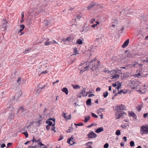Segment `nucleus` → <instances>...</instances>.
Segmentation results:
<instances>
[{
    "label": "nucleus",
    "instance_id": "44",
    "mask_svg": "<svg viewBox=\"0 0 148 148\" xmlns=\"http://www.w3.org/2000/svg\"><path fill=\"white\" fill-rule=\"evenodd\" d=\"M22 134H23L25 135L26 138H27L28 136V134L27 131L24 132H23Z\"/></svg>",
    "mask_w": 148,
    "mask_h": 148
},
{
    "label": "nucleus",
    "instance_id": "31",
    "mask_svg": "<svg viewBox=\"0 0 148 148\" xmlns=\"http://www.w3.org/2000/svg\"><path fill=\"white\" fill-rule=\"evenodd\" d=\"M76 43L79 45L82 44L83 43L82 40L80 39H79L77 40Z\"/></svg>",
    "mask_w": 148,
    "mask_h": 148
},
{
    "label": "nucleus",
    "instance_id": "46",
    "mask_svg": "<svg viewBox=\"0 0 148 148\" xmlns=\"http://www.w3.org/2000/svg\"><path fill=\"white\" fill-rule=\"evenodd\" d=\"M105 109L104 108H101V109H99L98 111V114H99V113H101V112L103 110H104Z\"/></svg>",
    "mask_w": 148,
    "mask_h": 148
},
{
    "label": "nucleus",
    "instance_id": "35",
    "mask_svg": "<svg viewBox=\"0 0 148 148\" xmlns=\"http://www.w3.org/2000/svg\"><path fill=\"white\" fill-rule=\"evenodd\" d=\"M73 88L74 89H78L80 88V86L78 85H73Z\"/></svg>",
    "mask_w": 148,
    "mask_h": 148
},
{
    "label": "nucleus",
    "instance_id": "39",
    "mask_svg": "<svg viewBox=\"0 0 148 148\" xmlns=\"http://www.w3.org/2000/svg\"><path fill=\"white\" fill-rule=\"evenodd\" d=\"M112 23L115 24H117L118 23V21L116 19H113Z\"/></svg>",
    "mask_w": 148,
    "mask_h": 148
},
{
    "label": "nucleus",
    "instance_id": "10",
    "mask_svg": "<svg viewBox=\"0 0 148 148\" xmlns=\"http://www.w3.org/2000/svg\"><path fill=\"white\" fill-rule=\"evenodd\" d=\"M43 6H41L40 7L39 10L38 12H36V15H38L40 12L43 10Z\"/></svg>",
    "mask_w": 148,
    "mask_h": 148
},
{
    "label": "nucleus",
    "instance_id": "13",
    "mask_svg": "<svg viewBox=\"0 0 148 148\" xmlns=\"http://www.w3.org/2000/svg\"><path fill=\"white\" fill-rule=\"evenodd\" d=\"M25 111V110L24 109V108L23 106H21L18 109L17 113H18L20 112H21L22 113Z\"/></svg>",
    "mask_w": 148,
    "mask_h": 148
},
{
    "label": "nucleus",
    "instance_id": "51",
    "mask_svg": "<svg viewBox=\"0 0 148 148\" xmlns=\"http://www.w3.org/2000/svg\"><path fill=\"white\" fill-rule=\"evenodd\" d=\"M127 124H125V125H122L121 126L123 128H125L127 126Z\"/></svg>",
    "mask_w": 148,
    "mask_h": 148
},
{
    "label": "nucleus",
    "instance_id": "15",
    "mask_svg": "<svg viewBox=\"0 0 148 148\" xmlns=\"http://www.w3.org/2000/svg\"><path fill=\"white\" fill-rule=\"evenodd\" d=\"M119 113L120 117H124L126 115V113L123 111H120Z\"/></svg>",
    "mask_w": 148,
    "mask_h": 148
},
{
    "label": "nucleus",
    "instance_id": "45",
    "mask_svg": "<svg viewBox=\"0 0 148 148\" xmlns=\"http://www.w3.org/2000/svg\"><path fill=\"white\" fill-rule=\"evenodd\" d=\"M91 115L92 117H95V118H97L98 117V116L95 114L94 113L92 112H91Z\"/></svg>",
    "mask_w": 148,
    "mask_h": 148
},
{
    "label": "nucleus",
    "instance_id": "37",
    "mask_svg": "<svg viewBox=\"0 0 148 148\" xmlns=\"http://www.w3.org/2000/svg\"><path fill=\"white\" fill-rule=\"evenodd\" d=\"M123 93V94H125L127 93V92L125 91H124L123 90H121L120 92H119L118 94H121V93Z\"/></svg>",
    "mask_w": 148,
    "mask_h": 148
},
{
    "label": "nucleus",
    "instance_id": "62",
    "mask_svg": "<svg viewBox=\"0 0 148 148\" xmlns=\"http://www.w3.org/2000/svg\"><path fill=\"white\" fill-rule=\"evenodd\" d=\"M48 119L50 121H52L54 123L55 122V119L54 118H50Z\"/></svg>",
    "mask_w": 148,
    "mask_h": 148
},
{
    "label": "nucleus",
    "instance_id": "63",
    "mask_svg": "<svg viewBox=\"0 0 148 148\" xmlns=\"http://www.w3.org/2000/svg\"><path fill=\"white\" fill-rule=\"evenodd\" d=\"M101 90V88L99 87H97L96 90V91L97 92Z\"/></svg>",
    "mask_w": 148,
    "mask_h": 148
},
{
    "label": "nucleus",
    "instance_id": "21",
    "mask_svg": "<svg viewBox=\"0 0 148 148\" xmlns=\"http://www.w3.org/2000/svg\"><path fill=\"white\" fill-rule=\"evenodd\" d=\"M36 91L37 93H38V94H39L41 92V90H40V86L39 85H38L37 86Z\"/></svg>",
    "mask_w": 148,
    "mask_h": 148
},
{
    "label": "nucleus",
    "instance_id": "49",
    "mask_svg": "<svg viewBox=\"0 0 148 148\" xmlns=\"http://www.w3.org/2000/svg\"><path fill=\"white\" fill-rule=\"evenodd\" d=\"M3 21V25L4 24H7L8 23V21L7 20H6L5 19H4Z\"/></svg>",
    "mask_w": 148,
    "mask_h": 148
},
{
    "label": "nucleus",
    "instance_id": "61",
    "mask_svg": "<svg viewBox=\"0 0 148 148\" xmlns=\"http://www.w3.org/2000/svg\"><path fill=\"white\" fill-rule=\"evenodd\" d=\"M63 138L64 137H63V136L62 135H60V138H59V139L58 140L59 141V140H62Z\"/></svg>",
    "mask_w": 148,
    "mask_h": 148
},
{
    "label": "nucleus",
    "instance_id": "12",
    "mask_svg": "<svg viewBox=\"0 0 148 148\" xmlns=\"http://www.w3.org/2000/svg\"><path fill=\"white\" fill-rule=\"evenodd\" d=\"M103 128L102 127H99L95 130V132L96 133H99L103 131Z\"/></svg>",
    "mask_w": 148,
    "mask_h": 148
},
{
    "label": "nucleus",
    "instance_id": "6",
    "mask_svg": "<svg viewBox=\"0 0 148 148\" xmlns=\"http://www.w3.org/2000/svg\"><path fill=\"white\" fill-rule=\"evenodd\" d=\"M97 136L96 134L92 131L89 132L87 135V136L88 138H95L97 137Z\"/></svg>",
    "mask_w": 148,
    "mask_h": 148
},
{
    "label": "nucleus",
    "instance_id": "57",
    "mask_svg": "<svg viewBox=\"0 0 148 148\" xmlns=\"http://www.w3.org/2000/svg\"><path fill=\"white\" fill-rule=\"evenodd\" d=\"M95 18H92L90 21V23H93L94 22H95Z\"/></svg>",
    "mask_w": 148,
    "mask_h": 148
},
{
    "label": "nucleus",
    "instance_id": "60",
    "mask_svg": "<svg viewBox=\"0 0 148 148\" xmlns=\"http://www.w3.org/2000/svg\"><path fill=\"white\" fill-rule=\"evenodd\" d=\"M81 16L80 15H78L76 17L75 20H79V19L81 18Z\"/></svg>",
    "mask_w": 148,
    "mask_h": 148
},
{
    "label": "nucleus",
    "instance_id": "52",
    "mask_svg": "<svg viewBox=\"0 0 148 148\" xmlns=\"http://www.w3.org/2000/svg\"><path fill=\"white\" fill-rule=\"evenodd\" d=\"M142 73H138L137 74H136V77H138L139 78L140 77V76H142Z\"/></svg>",
    "mask_w": 148,
    "mask_h": 148
},
{
    "label": "nucleus",
    "instance_id": "17",
    "mask_svg": "<svg viewBox=\"0 0 148 148\" xmlns=\"http://www.w3.org/2000/svg\"><path fill=\"white\" fill-rule=\"evenodd\" d=\"M119 75L118 74H116L113 75H112L110 76V77H112V78H111V79H116L117 78H119Z\"/></svg>",
    "mask_w": 148,
    "mask_h": 148
},
{
    "label": "nucleus",
    "instance_id": "24",
    "mask_svg": "<svg viewBox=\"0 0 148 148\" xmlns=\"http://www.w3.org/2000/svg\"><path fill=\"white\" fill-rule=\"evenodd\" d=\"M120 107L121 110H125V106L123 104H121L120 105Z\"/></svg>",
    "mask_w": 148,
    "mask_h": 148
},
{
    "label": "nucleus",
    "instance_id": "33",
    "mask_svg": "<svg viewBox=\"0 0 148 148\" xmlns=\"http://www.w3.org/2000/svg\"><path fill=\"white\" fill-rule=\"evenodd\" d=\"M66 114L65 113V114ZM71 119V114H70L68 116H65V120H69Z\"/></svg>",
    "mask_w": 148,
    "mask_h": 148
},
{
    "label": "nucleus",
    "instance_id": "7",
    "mask_svg": "<svg viewBox=\"0 0 148 148\" xmlns=\"http://www.w3.org/2000/svg\"><path fill=\"white\" fill-rule=\"evenodd\" d=\"M20 27L21 29L18 31V32L19 33H20V34H19V36H21L22 34H23L24 33H23L22 32V31L24 29L25 27V25L23 24L20 25Z\"/></svg>",
    "mask_w": 148,
    "mask_h": 148
},
{
    "label": "nucleus",
    "instance_id": "27",
    "mask_svg": "<svg viewBox=\"0 0 148 148\" xmlns=\"http://www.w3.org/2000/svg\"><path fill=\"white\" fill-rule=\"evenodd\" d=\"M86 88H83V90H82L80 94H81L83 96H86L87 95H85V91H86Z\"/></svg>",
    "mask_w": 148,
    "mask_h": 148
},
{
    "label": "nucleus",
    "instance_id": "40",
    "mask_svg": "<svg viewBox=\"0 0 148 148\" xmlns=\"http://www.w3.org/2000/svg\"><path fill=\"white\" fill-rule=\"evenodd\" d=\"M41 121H40V120H38V121L35 122V123H36V124H38V126H39L40 125L42 124V123H41Z\"/></svg>",
    "mask_w": 148,
    "mask_h": 148
},
{
    "label": "nucleus",
    "instance_id": "30",
    "mask_svg": "<svg viewBox=\"0 0 148 148\" xmlns=\"http://www.w3.org/2000/svg\"><path fill=\"white\" fill-rule=\"evenodd\" d=\"M49 22L48 21H46V22L45 21L44 24L45 26H47V27H50L51 25H49Z\"/></svg>",
    "mask_w": 148,
    "mask_h": 148
},
{
    "label": "nucleus",
    "instance_id": "23",
    "mask_svg": "<svg viewBox=\"0 0 148 148\" xmlns=\"http://www.w3.org/2000/svg\"><path fill=\"white\" fill-rule=\"evenodd\" d=\"M111 72V75H115L116 74L117 72L118 71L116 70H112V71H110Z\"/></svg>",
    "mask_w": 148,
    "mask_h": 148
},
{
    "label": "nucleus",
    "instance_id": "58",
    "mask_svg": "<svg viewBox=\"0 0 148 148\" xmlns=\"http://www.w3.org/2000/svg\"><path fill=\"white\" fill-rule=\"evenodd\" d=\"M77 49L76 48L74 49V52L75 53V55L77 54H79V53H77Z\"/></svg>",
    "mask_w": 148,
    "mask_h": 148
},
{
    "label": "nucleus",
    "instance_id": "19",
    "mask_svg": "<svg viewBox=\"0 0 148 148\" xmlns=\"http://www.w3.org/2000/svg\"><path fill=\"white\" fill-rule=\"evenodd\" d=\"M32 48L31 47H29L28 49L26 48L25 49V51L24 52V54H26L29 52V51L32 49Z\"/></svg>",
    "mask_w": 148,
    "mask_h": 148
},
{
    "label": "nucleus",
    "instance_id": "4",
    "mask_svg": "<svg viewBox=\"0 0 148 148\" xmlns=\"http://www.w3.org/2000/svg\"><path fill=\"white\" fill-rule=\"evenodd\" d=\"M140 133L142 135L144 134H148V127L144 126H141L140 128Z\"/></svg>",
    "mask_w": 148,
    "mask_h": 148
},
{
    "label": "nucleus",
    "instance_id": "41",
    "mask_svg": "<svg viewBox=\"0 0 148 148\" xmlns=\"http://www.w3.org/2000/svg\"><path fill=\"white\" fill-rule=\"evenodd\" d=\"M74 125L76 126H82L84 125V124L82 123H80L79 124H76L74 123Z\"/></svg>",
    "mask_w": 148,
    "mask_h": 148
},
{
    "label": "nucleus",
    "instance_id": "1",
    "mask_svg": "<svg viewBox=\"0 0 148 148\" xmlns=\"http://www.w3.org/2000/svg\"><path fill=\"white\" fill-rule=\"evenodd\" d=\"M97 60L96 59H95L94 60H92L91 61L89 65H92V68L91 69L93 71H94L96 69L99 67V66L100 61H97L98 62L97 64L96 65V63H93L95 62Z\"/></svg>",
    "mask_w": 148,
    "mask_h": 148
},
{
    "label": "nucleus",
    "instance_id": "36",
    "mask_svg": "<svg viewBox=\"0 0 148 148\" xmlns=\"http://www.w3.org/2000/svg\"><path fill=\"white\" fill-rule=\"evenodd\" d=\"M120 130H117L116 132V134L117 136L120 135L121 134Z\"/></svg>",
    "mask_w": 148,
    "mask_h": 148
},
{
    "label": "nucleus",
    "instance_id": "53",
    "mask_svg": "<svg viewBox=\"0 0 148 148\" xmlns=\"http://www.w3.org/2000/svg\"><path fill=\"white\" fill-rule=\"evenodd\" d=\"M109 147V144L108 143H106L104 145L105 148H108Z\"/></svg>",
    "mask_w": 148,
    "mask_h": 148
},
{
    "label": "nucleus",
    "instance_id": "48",
    "mask_svg": "<svg viewBox=\"0 0 148 148\" xmlns=\"http://www.w3.org/2000/svg\"><path fill=\"white\" fill-rule=\"evenodd\" d=\"M130 146L132 147L134 145V142L133 141H131L130 143Z\"/></svg>",
    "mask_w": 148,
    "mask_h": 148
},
{
    "label": "nucleus",
    "instance_id": "26",
    "mask_svg": "<svg viewBox=\"0 0 148 148\" xmlns=\"http://www.w3.org/2000/svg\"><path fill=\"white\" fill-rule=\"evenodd\" d=\"M90 116H86L85 117V119L84 121L85 122H87L90 119Z\"/></svg>",
    "mask_w": 148,
    "mask_h": 148
},
{
    "label": "nucleus",
    "instance_id": "2",
    "mask_svg": "<svg viewBox=\"0 0 148 148\" xmlns=\"http://www.w3.org/2000/svg\"><path fill=\"white\" fill-rule=\"evenodd\" d=\"M124 56H125V57H123L124 58H132L134 57H136L138 58H139L138 57L140 55H139L138 54H136L135 53H132L131 52H128L127 53H124Z\"/></svg>",
    "mask_w": 148,
    "mask_h": 148
},
{
    "label": "nucleus",
    "instance_id": "55",
    "mask_svg": "<svg viewBox=\"0 0 148 148\" xmlns=\"http://www.w3.org/2000/svg\"><path fill=\"white\" fill-rule=\"evenodd\" d=\"M92 144V142H88L87 143H86V145H87L88 146H90V145Z\"/></svg>",
    "mask_w": 148,
    "mask_h": 148
},
{
    "label": "nucleus",
    "instance_id": "32",
    "mask_svg": "<svg viewBox=\"0 0 148 148\" xmlns=\"http://www.w3.org/2000/svg\"><path fill=\"white\" fill-rule=\"evenodd\" d=\"M52 42H49L47 41L45 42V45L46 46H47L49 45H51L52 43Z\"/></svg>",
    "mask_w": 148,
    "mask_h": 148
},
{
    "label": "nucleus",
    "instance_id": "38",
    "mask_svg": "<svg viewBox=\"0 0 148 148\" xmlns=\"http://www.w3.org/2000/svg\"><path fill=\"white\" fill-rule=\"evenodd\" d=\"M115 109L116 111H119V110H121L120 106L119 105L116 107L115 108Z\"/></svg>",
    "mask_w": 148,
    "mask_h": 148
},
{
    "label": "nucleus",
    "instance_id": "43",
    "mask_svg": "<svg viewBox=\"0 0 148 148\" xmlns=\"http://www.w3.org/2000/svg\"><path fill=\"white\" fill-rule=\"evenodd\" d=\"M142 107L140 106H139L136 108V109L138 110V112H140L142 108Z\"/></svg>",
    "mask_w": 148,
    "mask_h": 148
},
{
    "label": "nucleus",
    "instance_id": "14",
    "mask_svg": "<svg viewBox=\"0 0 148 148\" xmlns=\"http://www.w3.org/2000/svg\"><path fill=\"white\" fill-rule=\"evenodd\" d=\"M119 112V111H118L115 113V119H119L121 117Z\"/></svg>",
    "mask_w": 148,
    "mask_h": 148
},
{
    "label": "nucleus",
    "instance_id": "9",
    "mask_svg": "<svg viewBox=\"0 0 148 148\" xmlns=\"http://www.w3.org/2000/svg\"><path fill=\"white\" fill-rule=\"evenodd\" d=\"M129 42V39H127L122 45V47L124 48L126 47Z\"/></svg>",
    "mask_w": 148,
    "mask_h": 148
},
{
    "label": "nucleus",
    "instance_id": "47",
    "mask_svg": "<svg viewBox=\"0 0 148 148\" xmlns=\"http://www.w3.org/2000/svg\"><path fill=\"white\" fill-rule=\"evenodd\" d=\"M89 66H87L85 68H84V70H81V71H82V72H84L86 70H87V69H88L89 68Z\"/></svg>",
    "mask_w": 148,
    "mask_h": 148
},
{
    "label": "nucleus",
    "instance_id": "59",
    "mask_svg": "<svg viewBox=\"0 0 148 148\" xmlns=\"http://www.w3.org/2000/svg\"><path fill=\"white\" fill-rule=\"evenodd\" d=\"M95 40L101 42L102 41V39L101 38H97Z\"/></svg>",
    "mask_w": 148,
    "mask_h": 148
},
{
    "label": "nucleus",
    "instance_id": "25",
    "mask_svg": "<svg viewBox=\"0 0 148 148\" xmlns=\"http://www.w3.org/2000/svg\"><path fill=\"white\" fill-rule=\"evenodd\" d=\"M73 128L72 127H69L68 130L66 131L67 132H70L73 131Z\"/></svg>",
    "mask_w": 148,
    "mask_h": 148
},
{
    "label": "nucleus",
    "instance_id": "56",
    "mask_svg": "<svg viewBox=\"0 0 148 148\" xmlns=\"http://www.w3.org/2000/svg\"><path fill=\"white\" fill-rule=\"evenodd\" d=\"M148 116V113H146L143 114V117L145 118H146Z\"/></svg>",
    "mask_w": 148,
    "mask_h": 148
},
{
    "label": "nucleus",
    "instance_id": "34",
    "mask_svg": "<svg viewBox=\"0 0 148 148\" xmlns=\"http://www.w3.org/2000/svg\"><path fill=\"white\" fill-rule=\"evenodd\" d=\"M108 92L107 91H106L104 92L103 93V96L104 98H106L108 95Z\"/></svg>",
    "mask_w": 148,
    "mask_h": 148
},
{
    "label": "nucleus",
    "instance_id": "16",
    "mask_svg": "<svg viewBox=\"0 0 148 148\" xmlns=\"http://www.w3.org/2000/svg\"><path fill=\"white\" fill-rule=\"evenodd\" d=\"M14 114L12 113H10L9 114L8 118L10 119H14Z\"/></svg>",
    "mask_w": 148,
    "mask_h": 148
},
{
    "label": "nucleus",
    "instance_id": "54",
    "mask_svg": "<svg viewBox=\"0 0 148 148\" xmlns=\"http://www.w3.org/2000/svg\"><path fill=\"white\" fill-rule=\"evenodd\" d=\"M18 99H19L20 97L21 96L22 94V92L21 91H20L18 92Z\"/></svg>",
    "mask_w": 148,
    "mask_h": 148
},
{
    "label": "nucleus",
    "instance_id": "18",
    "mask_svg": "<svg viewBox=\"0 0 148 148\" xmlns=\"http://www.w3.org/2000/svg\"><path fill=\"white\" fill-rule=\"evenodd\" d=\"M46 123L47 124H48V125L50 126H52V125L53 124L52 122L50 121L49 120V119H47L46 121Z\"/></svg>",
    "mask_w": 148,
    "mask_h": 148
},
{
    "label": "nucleus",
    "instance_id": "64",
    "mask_svg": "<svg viewBox=\"0 0 148 148\" xmlns=\"http://www.w3.org/2000/svg\"><path fill=\"white\" fill-rule=\"evenodd\" d=\"M104 71L106 73H108V74L111 73L110 71L109 70H106L105 71Z\"/></svg>",
    "mask_w": 148,
    "mask_h": 148
},
{
    "label": "nucleus",
    "instance_id": "3",
    "mask_svg": "<svg viewBox=\"0 0 148 148\" xmlns=\"http://www.w3.org/2000/svg\"><path fill=\"white\" fill-rule=\"evenodd\" d=\"M146 29L143 28V27L141 26L140 27V29L138 31V34L137 35V36L138 37H140L141 36H143L146 34L145 33H143V32H145Z\"/></svg>",
    "mask_w": 148,
    "mask_h": 148
},
{
    "label": "nucleus",
    "instance_id": "8",
    "mask_svg": "<svg viewBox=\"0 0 148 148\" xmlns=\"http://www.w3.org/2000/svg\"><path fill=\"white\" fill-rule=\"evenodd\" d=\"M73 138L72 136L71 138H69L67 140V142L69 144L71 145H72L74 143V142L73 141Z\"/></svg>",
    "mask_w": 148,
    "mask_h": 148
},
{
    "label": "nucleus",
    "instance_id": "50",
    "mask_svg": "<svg viewBox=\"0 0 148 148\" xmlns=\"http://www.w3.org/2000/svg\"><path fill=\"white\" fill-rule=\"evenodd\" d=\"M89 28L88 27H86V28L83 27V28L82 31H84L85 30V32H87Z\"/></svg>",
    "mask_w": 148,
    "mask_h": 148
},
{
    "label": "nucleus",
    "instance_id": "28",
    "mask_svg": "<svg viewBox=\"0 0 148 148\" xmlns=\"http://www.w3.org/2000/svg\"><path fill=\"white\" fill-rule=\"evenodd\" d=\"M129 76V73H124L123 74V78L125 79L126 78L128 77Z\"/></svg>",
    "mask_w": 148,
    "mask_h": 148
},
{
    "label": "nucleus",
    "instance_id": "42",
    "mask_svg": "<svg viewBox=\"0 0 148 148\" xmlns=\"http://www.w3.org/2000/svg\"><path fill=\"white\" fill-rule=\"evenodd\" d=\"M55 123L53 124V125H52V128H51V130H52V131H53L54 132H56V130H55Z\"/></svg>",
    "mask_w": 148,
    "mask_h": 148
},
{
    "label": "nucleus",
    "instance_id": "29",
    "mask_svg": "<svg viewBox=\"0 0 148 148\" xmlns=\"http://www.w3.org/2000/svg\"><path fill=\"white\" fill-rule=\"evenodd\" d=\"M134 114L135 113L133 111L129 112L128 115L130 117H132Z\"/></svg>",
    "mask_w": 148,
    "mask_h": 148
},
{
    "label": "nucleus",
    "instance_id": "11",
    "mask_svg": "<svg viewBox=\"0 0 148 148\" xmlns=\"http://www.w3.org/2000/svg\"><path fill=\"white\" fill-rule=\"evenodd\" d=\"M38 147H39L40 148H47V146L45 145L41 142L38 143Z\"/></svg>",
    "mask_w": 148,
    "mask_h": 148
},
{
    "label": "nucleus",
    "instance_id": "20",
    "mask_svg": "<svg viewBox=\"0 0 148 148\" xmlns=\"http://www.w3.org/2000/svg\"><path fill=\"white\" fill-rule=\"evenodd\" d=\"M91 99H88L86 101V104L87 105L90 106L91 105Z\"/></svg>",
    "mask_w": 148,
    "mask_h": 148
},
{
    "label": "nucleus",
    "instance_id": "5",
    "mask_svg": "<svg viewBox=\"0 0 148 148\" xmlns=\"http://www.w3.org/2000/svg\"><path fill=\"white\" fill-rule=\"evenodd\" d=\"M98 5H99L96 2L92 1L90 3L89 5L87 7V10H89L94 6Z\"/></svg>",
    "mask_w": 148,
    "mask_h": 148
},
{
    "label": "nucleus",
    "instance_id": "22",
    "mask_svg": "<svg viewBox=\"0 0 148 148\" xmlns=\"http://www.w3.org/2000/svg\"><path fill=\"white\" fill-rule=\"evenodd\" d=\"M96 50V46H92L90 49V51H95Z\"/></svg>",
    "mask_w": 148,
    "mask_h": 148
}]
</instances>
